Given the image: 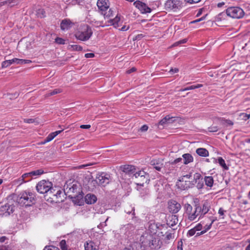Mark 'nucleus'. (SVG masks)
Listing matches in <instances>:
<instances>
[{
    "mask_svg": "<svg viewBox=\"0 0 250 250\" xmlns=\"http://www.w3.org/2000/svg\"><path fill=\"white\" fill-rule=\"evenodd\" d=\"M64 192L68 194L76 205L80 206L83 202V193L81 184L78 181L69 179L64 185Z\"/></svg>",
    "mask_w": 250,
    "mask_h": 250,
    "instance_id": "f257e3e1",
    "label": "nucleus"
},
{
    "mask_svg": "<svg viewBox=\"0 0 250 250\" xmlns=\"http://www.w3.org/2000/svg\"><path fill=\"white\" fill-rule=\"evenodd\" d=\"M16 201L22 206H31L36 203V196L31 192L22 191L17 197Z\"/></svg>",
    "mask_w": 250,
    "mask_h": 250,
    "instance_id": "f03ea898",
    "label": "nucleus"
},
{
    "mask_svg": "<svg viewBox=\"0 0 250 250\" xmlns=\"http://www.w3.org/2000/svg\"><path fill=\"white\" fill-rule=\"evenodd\" d=\"M194 203L193 207L188 203L185 204L184 206L186 216L190 221H194L198 217V220L202 218L200 214V208L197 207L196 201H194Z\"/></svg>",
    "mask_w": 250,
    "mask_h": 250,
    "instance_id": "7ed1b4c3",
    "label": "nucleus"
},
{
    "mask_svg": "<svg viewBox=\"0 0 250 250\" xmlns=\"http://www.w3.org/2000/svg\"><path fill=\"white\" fill-rule=\"evenodd\" d=\"M93 31L91 27L86 24L81 25L75 34L76 38L81 41H88L92 36Z\"/></svg>",
    "mask_w": 250,
    "mask_h": 250,
    "instance_id": "20e7f679",
    "label": "nucleus"
},
{
    "mask_svg": "<svg viewBox=\"0 0 250 250\" xmlns=\"http://www.w3.org/2000/svg\"><path fill=\"white\" fill-rule=\"evenodd\" d=\"M134 177L136 184L140 187H143L145 183H148L150 181L149 174L144 170L136 171Z\"/></svg>",
    "mask_w": 250,
    "mask_h": 250,
    "instance_id": "39448f33",
    "label": "nucleus"
},
{
    "mask_svg": "<svg viewBox=\"0 0 250 250\" xmlns=\"http://www.w3.org/2000/svg\"><path fill=\"white\" fill-rule=\"evenodd\" d=\"M110 176L109 174L102 172L97 174L96 179L90 182V184H93L95 187V184H97L99 186L104 187L108 184L109 181Z\"/></svg>",
    "mask_w": 250,
    "mask_h": 250,
    "instance_id": "423d86ee",
    "label": "nucleus"
},
{
    "mask_svg": "<svg viewBox=\"0 0 250 250\" xmlns=\"http://www.w3.org/2000/svg\"><path fill=\"white\" fill-rule=\"evenodd\" d=\"M166 221V225L153 224L150 225V228H153L154 227L157 229H161L160 227L163 228H167V226H168L169 227H173L178 223V217L175 215H170L167 217Z\"/></svg>",
    "mask_w": 250,
    "mask_h": 250,
    "instance_id": "0eeeda50",
    "label": "nucleus"
},
{
    "mask_svg": "<svg viewBox=\"0 0 250 250\" xmlns=\"http://www.w3.org/2000/svg\"><path fill=\"white\" fill-rule=\"evenodd\" d=\"M14 202H9L0 207V216L1 217H7L15 211V206Z\"/></svg>",
    "mask_w": 250,
    "mask_h": 250,
    "instance_id": "6e6552de",
    "label": "nucleus"
},
{
    "mask_svg": "<svg viewBox=\"0 0 250 250\" xmlns=\"http://www.w3.org/2000/svg\"><path fill=\"white\" fill-rule=\"evenodd\" d=\"M227 15L232 18L240 19L244 16V12L239 7H229L227 9Z\"/></svg>",
    "mask_w": 250,
    "mask_h": 250,
    "instance_id": "1a4fd4ad",
    "label": "nucleus"
},
{
    "mask_svg": "<svg viewBox=\"0 0 250 250\" xmlns=\"http://www.w3.org/2000/svg\"><path fill=\"white\" fill-rule=\"evenodd\" d=\"M183 2L180 0H167L165 3V8L168 10L177 11L182 7Z\"/></svg>",
    "mask_w": 250,
    "mask_h": 250,
    "instance_id": "9d476101",
    "label": "nucleus"
},
{
    "mask_svg": "<svg viewBox=\"0 0 250 250\" xmlns=\"http://www.w3.org/2000/svg\"><path fill=\"white\" fill-rule=\"evenodd\" d=\"M51 186L52 184L51 182L48 181L42 180L37 184L36 189L40 193H47Z\"/></svg>",
    "mask_w": 250,
    "mask_h": 250,
    "instance_id": "9b49d317",
    "label": "nucleus"
},
{
    "mask_svg": "<svg viewBox=\"0 0 250 250\" xmlns=\"http://www.w3.org/2000/svg\"><path fill=\"white\" fill-rule=\"evenodd\" d=\"M123 172L128 175L130 177L134 178V176L136 172V169L135 166L129 165H126L121 167Z\"/></svg>",
    "mask_w": 250,
    "mask_h": 250,
    "instance_id": "f8f14e48",
    "label": "nucleus"
},
{
    "mask_svg": "<svg viewBox=\"0 0 250 250\" xmlns=\"http://www.w3.org/2000/svg\"><path fill=\"white\" fill-rule=\"evenodd\" d=\"M168 208L170 212L175 214L181 209V206L175 200H171L168 202Z\"/></svg>",
    "mask_w": 250,
    "mask_h": 250,
    "instance_id": "ddd939ff",
    "label": "nucleus"
},
{
    "mask_svg": "<svg viewBox=\"0 0 250 250\" xmlns=\"http://www.w3.org/2000/svg\"><path fill=\"white\" fill-rule=\"evenodd\" d=\"M196 200L197 207L200 208V214L202 218L209 211L210 207L208 202H205L202 205H201L199 201L197 199Z\"/></svg>",
    "mask_w": 250,
    "mask_h": 250,
    "instance_id": "4468645a",
    "label": "nucleus"
},
{
    "mask_svg": "<svg viewBox=\"0 0 250 250\" xmlns=\"http://www.w3.org/2000/svg\"><path fill=\"white\" fill-rule=\"evenodd\" d=\"M134 5L142 13H149L151 11V9L146 4L140 1H136L134 2Z\"/></svg>",
    "mask_w": 250,
    "mask_h": 250,
    "instance_id": "2eb2a0df",
    "label": "nucleus"
},
{
    "mask_svg": "<svg viewBox=\"0 0 250 250\" xmlns=\"http://www.w3.org/2000/svg\"><path fill=\"white\" fill-rule=\"evenodd\" d=\"M97 5L101 12V13H103L105 11H107L109 9V3L108 0H98L97 2Z\"/></svg>",
    "mask_w": 250,
    "mask_h": 250,
    "instance_id": "dca6fc26",
    "label": "nucleus"
},
{
    "mask_svg": "<svg viewBox=\"0 0 250 250\" xmlns=\"http://www.w3.org/2000/svg\"><path fill=\"white\" fill-rule=\"evenodd\" d=\"M73 24V23L69 19H64L62 21L60 27L62 30H68L70 29Z\"/></svg>",
    "mask_w": 250,
    "mask_h": 250,
    "instance_id": "f3484780",
    "label": "nucleus"
},
{
    "mask_svg": "<svg viewBox=\"0 0 250 250\" xmlns=\"http://www.w3.org/2000/svg\"><path fill=\"white\" fill-rule=\"evenodd\" d=\"M152 238V235L148 233H146L141 236L140 238V241H141L142 244L148 247V245L150 244V240Z\"/></svg>",
    "mask_w": 250,
    "mask_h": 250,
    "instance_id": "a211bd4d",
    "label": "nucleus"
},
{
    "mask_svg": "<svg viewBox=\"0 0 250 250\" xmlns=\"http://www.w3.org/2000/svg\"><path fill=\"white\" fill-rule=\"evenodd\" d=\"M63 130V129H62L60 130H58L50 133L47 137L45 138L43 141L42 142V144H45V143L52 141L57 135L60 134Z\"/></svg>",
    "mask_w": 250,
    "mask_h": 250,
    "instance_id": "6ab92c4d",
    "label": "nucleus"
},
{
    "mask_svg": "<svg viewBox=\"0 0 250 250\" xmlns=\"http://www.w3.org/2000/svg\"><path fill=\"white\" fill-rule=\"evenodd\" d=\"M85 202L87 204H92L97 201L96 196L93 194H87L84 198Z\"/></svg>",
    "mask_w": 250,
    "mask_h": 250,
    "instance_id": "aec40b11",
    "label": "nucleus"
},
{
    "mask_svg": "<svg viewBox=\"0 0 250 250\" xmlns=\"http://www.w3.org/2000/svg\"><path fill=\"white\" fill-rule=\"evenodd\" d=\"M29 172L24 173L18 179L19 185H21L23 183H25L31 180V175H29Z\"/></svg>",
    "mask_w": 250,
    "mask_h": 250,
    "instance_id": "412c9836",
    "label": "nucleus"
},
{
    "mask_svg": "<svg viewBox=\"0 0 250 250\" xmlns=\"http://www.w3.org/2000/svg\"><path fill=\"white\" fill-rule=\"evenodd\" d=\"M183 158L184 162L185 165H188V164L191 163L193 161V157L189 153H185L182 155Z\"/></svg>",
    "mask_w": 250,
    "mask_h": 250,
    "instance_id": "4be33fe9",
    "label": "nucleus"
},
{
    "mask_svg": "<svg viewBox=\"0 0 250 250\" xmlns=\"http://www.w3.org/2000/svg\"><path fill=\"white\" fill-rule=\"evenodd\" d=\"M196 153L200 156L207 157L209 155L208 150L205 148H198L196 150Z\"/></svg>",
    "mask_w": 250,
    "mask_h": 250,
    "instance_id": "5701e85b",
    "label": "nucleus"
},
{
    "mask_svg": "<svg viewBox=\"0 0 250 250\" xmlns=\"http://www.w3.org/2000/svg\"><path fill=\"white\" fill-rule=\"evenodd\" d=\"M217 120L220 122L222 125H226V126H232L234 124L232 121L229 119H226L224 118H217Z\"/></svg>",
    "mask_w": 250,
    "mask_h": 250,
    "instance_id": "b1692460",
    "label": "nucleus"
},
{
    "mask_svg": "<svg viewBox=\"0 0 250 250\" xmlns=\"http://www.w3.org/2000/svg\"><path fill=\"white\" fill-rule=\"evenodd\" d=\"M202 178L201 174L199 173H195L193 174V179L191 181H189L190 184V187L193 188L197 182Z\"/></svg>",
    "mask_w": 250,
    "mask_h": 250,
    "instance_id": "393cba45",
    "label": "nucleus"
},
{
    "mask_svg": "<svg viewBox=\"0 0 250 250\" xmlns=\"http://www.w3.org/2000/svg\"><path fill=\"white\" fill-rule=\"evenodd\" d=\"M179 181L181 182V183L179 186L181 189L185 190L189 188H192V187H190L189 181H184V180L182 179L180 180Z\"/></svg>",
    "mask_w": 250,
    "mask_h": 250,
    "instance_id": "a878e982",
    "label": "nucleus"
},
{
    "mask_svg": "<svg viewBox=\"0 0 250 250\" xmlns=\"http://www.w3.org/2000/svg\"><path fill=\"white\" fill-rule=\"evenodd\" d=\"M150 244L148 245V247H150L151 249H156L158 247V243H159V239L153 237L152 235V238L150 240Z\"/></svg>",
    "mask_w": 250,
    "mask_h": 250,
    "instance_id": "bb28decb",
    "label": "nucleus"
},
{
    "mask_svg": "<svg viewBox=\"0 0 250 250\" xmlns=\"http://www.w3.org/2000/svg\"><path fill=\"white\" fill-rule=\"evenodd\" d=\"M16 60H20V59L14 58L12 60H6L3 61L1 64L2 68H6L10 66L12 63H17V62H15Z\"/></svg>",
    "mask_w": 250,
    "mask_h": 250,
    "instance_id": "cd10ccee",
    "label": "nucleus"
},
{
    "mask_svg": "<svg viewBox=\"0 0 250 250\" xmlns=\"http://www.w3.org/2000/svg\"><path fill=\"white\" fill-rule=\"evenodd\" d=\"M204 181L207 186L209 188H211L213 186L214 180L212 176H205Z\"/></svg>",
    "mask_w": 250,
    "mask_h": 250,
    "instance_id": "c85d7f7f",
    "label": "nucleus"
},
{
    "mask_svg": "<svg viewBox=\"0 0 250 250\" xmlns=\"http://www.w3.org/2000/svg\"><path fill=\"white\" fill-rule=\"evenodd\" d=\"M84 249L85 250H97L96 245L92 241L87 242L84 244Z\"/></svg>",
    "mask_w": 250,
    "mask_h": 250,
    "instance_id": "c756f323",
    "label": "nucleus"
},
{
    "mask_svg": "<svg viewBox=\"0 0 250 250\" xmlns=\"http://www.w3.org/2000/svg\"><path fill=\"white\" fill-rule=\"evenodd\" d=\"M120 21V18L117 15L114 19L109 20L108 22L111 25H113L114 27L117 28L119 26V22Z\"/></svg>",
    "mask_w": 250,
    "mask_h": 250,
    "instance_id": "7c9ffc66",
    "label": "nucleus"
},
{
    "mask_svg": "<svg viewBox=\"0 0 250 250\" xmlns=\"http://www.w3.org/2000/svg\"><path fill=\"white\" fill-rule=\"evenodd\" d=\"M137 189L140 191V195L142 197L145 198L149 194V190L147 188H142V187L138 188Z\"/></svg>",
    "mask_w": 250,
    "mask_h": 250,
    "instance_id": "2f4dec72",
    "label": "nucleus"
},
{
    "mask_svg": "<svg viewBox=\"0 0 250 250\" xmlns=\"http://www.w3.org/2000/svg\"><path fill=\"white\" fill-rule=\"evenodd\" d=\"M62 194V190L60 189H58L56 191V192L55 193V194H53L54 198L52 197V199L56 198V203L62 202L63 201V200L62 198H61L60 199H59L61 197V195Z\"/></svg>",
    "mask_w": 250,
    "mask_h": 250,
    "instance_id": "473e14b6",
    "label": "nucleus"
},
{
    "mask_svg": "<svg viewBox=\"0 0 250 250\" xmlns=\"http://www.w3.org/2000/svg\"><path fill=\"white\" fill-rule=\"evenodd\" d=\"M43 173V170L42 169H38L34 171L29 172V175H31L32 179L33 177H36L37 176H39Z\"/></svg>",
    "mask_w": 250,
    "mask_h": 250,
    "instance_id": "72a5a7b5",
    "label": "nucleus"
},
{
    "mask_svg": "<svg viewBox=\"0 0 250 250\" xmlns=\"http://www.w3.org/2000/svg\"><path fill=\"white\" fill-rule=\"evenodd\" d=\"M174 229H170L166 232V237L165 239L166 240H169L174 238Z\"/></svg>",
    "mask_w": 250,
    "mask_h": 250,
    "instance_id": "f704fd0d",
    "label": "nucleus"
},
{
    "mask_svg": "<svg viewBox=\"0 0 250 250\" xmlns=\"http://www.w3.org/2000/svg\"><path fill=\"white\" fill-rule=\"evenodd\" d=\"M62 92V90L60 88H57L53 90L49 91L48 92H47L45 95V97H48L54 95L55 94L60 93Z\"/></svg>",
    "mask_w": 250,
    "mask_h": 250,
    "instance_id": "c9c22d12",
    "label": "nucleus"
},
{
    "mask_svg": "<svg viewBox=\"0 0 250 250\" xmlns=\"http://www.w3.org/2000/svg\"><path fill=\"white\" fill-rule=\"evenodd\" d=\"M227 15V10H226V12H223L220 13H219L216 17H215V20L217 21H221L223 20H225Z\"/></svg>",
    "mask_w": 250,
    "mask_h": 250,
    "instance_id": "e433bc0d",
    "label": "nucleus"
},
{
    "mask_svg": "<svg viewBox=\"0 0 250 250\" xmlns=\"http://www.w3.org/2000/svg\"><path fill=\"white\" fill-rule=\"evenodd\" d=\"M202 86H203V84H197L196 85H191V86L187 87L185 88L181 89H180V91H187V90H192V89H194L195 88H198L202 87Z\"/></svg>",
    "mask_w": 250,
    "mask_h": 250,
    "instance_id": "4c0bfd02",
    "label": "nucleus"
},
{
    "mask_svg": "<svg viewBox=\"0 0 250 250\" xmlns=\"http://www.w3.org/2000/svg\"><path fill=\"white\" fill-rule=\"evenodd\" d=\"M218 162L219 165L225 169L228 170L229 167L226 165L225 160L221 157H218Z\"/></svg>",
    "mask_w": 250,
    "mask_h": 250,
    "instance_id": "58836bf2",
    "label": "nucleus"
},
{
    "mask_svg": "<svg viewBox=\"0 0 250 250\" xmlns=\"http://www.w3.org/2000/svg\"><path fill=\"white\" fill-rule=\"evenodd\" d=\"M213 221V220H212L209 225H206L204 228H203V229H204L200 232V233H205L208 230H209L210 229Z\"/></svg>",
    "mask_w": 250,
    "mask_h": 250,
    "instance_id": "ea45409f",
    "label": "nucleus"
},
{
    "mask_svg": "<svg viewBox=\"0 0 250 250\" xmlns=\"http://www.w3.org/2000/svg\"><path fill=\"white\" fill-rule=\"evenodd\" d=\"M37 15L38 17L40 18H43L45 17V12L42 9H38L37 12Z\"/></svg>",
    "mask_w": 250,
    "mask_h": 250,
    "instance_id": "a19ab883",
    "label": "nucleus"
},
{
    "mask_svg": "<svg viewBox=\"0 0 250 250\" xmlns=\"http://www.w3.org/2000/svg\"><path fill=\"white\" fill-rule=\"evenodd\" d=\"M170 118H171L169 116H166L159 122V126L164 125L170 119Z\"/></svg>",
    "mask_w": 250,
    "mask_h": 250,
    "instance_id": "79ce46f5",
    "label": "nucleus"
},
{
    "mask_svg": "<svg viewBox=\"0 0 250 250\" xmlns=\"http://www.w3.org/2000/svg\"><path fill=\"white\" fill-rule=\"evenodd\" d=\"M101 14L104 15V18H109L113 15V11L111 9H109L107 12L105 11Z\"/></svg>",
    "mask_w": 250,
    "mask_h": 250,
    "instance_id": "37998d69",
    "label": "nucleus"
},
{
    "mask_svg": "<svg viewBox=\"0 0 250 250\" xmlns=\"http://www.w3.org/2000/svg\"><path fill=\"white\" fill-rule=\"evenodd\" d=\"M15 62H17V64L29 63L32 62L31 60L24 59L16 60Z\"/></svg>",
    "mask_w": 250,
    "mask_h": 250,
    "instance_id": "c03bdc74",
    "label": "nucleus"
},
{
    "mask_svg": "<svg viewBox=\"0 0 250 250\" xmlns=\"http://www.w3.org/2000/svg\"><path fill=\"white\" fill-rule=\"evenodd\" d=\"M60 246L62 250H67V247L65 240H62L60 242Z\"/></svg>",
    "mask_w": 250,
    "mask_h": 250,
    "instance_id": "a18cd8bd",
    "label": "nucleus"
},
{
    "mask_svg": "<svg viewBox=\"0 0 250 250\" xmlns=\"http://www.w3.org/2000/svg\"><path fill=\"white\" fill-rule=\"evenodd\" d=\"M219 130V127L216 125H211L208 127V131L210 132H216Z\"/></svg>",
    "mask_w": 250,
    "mask_h": 250,
    "instance_id": "49530a36",
    "label": "nucleus"
},
{
    "mask_svg": "<svg viewBox=\"0 0 250 250\" xmlns=\"http://www.w3.org/2000/svg\"><path fill=\"white\" fill-rule=\"evenodd\" d=\"M71 47L74 51H82L83 49L82 46L77 44L72 45Z\"/></svg>",
    "mask_w": 250,
    "mask_h": 250,
    "instance_id": "de8ad7c7",
    "label": "nucleus"
},
{
    "mask_svg": "<svg viewBox=\"0 0 250 250\" xmlns=\"http://www.w3.org/2000/svg\"><path fill=\"white\" fill-rule=\"evenodd\" d=\"M196 184V187L198 189H201L203 188L204 186V183L202 178H201Z\"/></svg>",
    "mask_w": 250,
    "mask_h": 250,
    "instance_id": "09e8293b",
    "label": "nucleus"
},
{
    "mask_svg": "<svg viewBox=\"0 0 250 250\" xmlns=\"http://www.w3.org/2000/svg\"><path fill=\"white\" fill-rule=\"evenodd\" d=\"M43 250H60L58 247L53 246H46Z\"/></svg>",
    "mask_w": 250,
    "mask_h": 250,
    "instance_id": "8fccbe9b",
    "label": "nucleus"
},
{
    "mask_svg": "<svg viewBox=\"0 0 250 250\" xmlns=\"http://www.w3.org/2000/svg\"><path fill=\"white\" fill-rule=\"evenodd\" d=\"M55 42L59 44H64L65 43V40L59 37H57L55 39Z\"/></svg>",
    "mask_w": 250,
    "mask_h": 250,
    "instance_id": "3c124183",
    "label": "nucleus"
},
{
    "mask_svg": "<svg viewBox=\"0 0 250 250\" xmlns=\"http://www.w3.org/2000/svg\"><path fill=\"white\" fill-rule=\"evenodd\" d=\"M0 250H12L11 247L9 245H2L0 246Z\"/></svg>",
    "mask_w": 250,
    "mask_h": 250,
    "instance_id": "603ef678",
    "label": "nucleus"
},
{
    "mask_svg": "<svg viewBox=\"0 0 250 250\" xmlns=\"http://www.w3.org/2000/svg\"><path fill=\"white\" fill-rule=\"evenodd\" d=\"M5 1H7L6 4L10 5L11 6H13L17 4V0H8Z\"/></svg>",
    "mask_w": 250,
    "mask_h": 250,
    "instance_id": "864d4df0",
    "label": "nucleus"
},
{
    "mask_svg": "<svg viewBox=\"0 0 250 250\" xmlns=\"http://www.w3.org/2000/svg\"><path fill=\"white\" fill-rule=\"evenodd\" d=\"M240 116L242 117L243 119L244 120H247L250 118V113L249 114H247L246 113H242Z\"/></svg>",
    "mask_w": 250,
    "mask_h": 250,
    "instance_id": "5fc2aeb1",
    "label": "nucleus"
},
{
    "mask_svg": "<svg viewBox=\"0 0 250 250\" xmlns=\"http://www.w3.org/2000/svg\"><path fill=\"white\" fill-rule=\"evenodd\" d=\"M196 231L195 230V229L193 228L188 231L187 235L188 236H192L195 234Z\"/></svg>",
    "mask_w": 250,
    "mask_h": 250,
    "instance_id": "6e6d98bb",
    "label": "nucleus"
},
{
    "mask_svg": "<svg viewBox=\"0 0 250 250\" xmlns=\"http://www.w3.org/2000/svg\"><path fill=\"white\" fill-rule=\"evenodd\" d=\"M187 42V39H184L183 40H180V41H179L174 43V45L176 46V45H178L180 44L185 43Z\"/></svg>",
    "mask_w": 250,
    "mask_h": 250,
    "instance_id": "4d7b16f0",
    "label": "nucleus"
},
{
    "mask_svg": "<svg viewBox=\"0 0 250 250\" xmlns=\"http://www.w3.org/2000/svg\"><path fill=\"white\" fill-rule=\"evenodd\" d=\"M148 126L146 125H144L140 128L139 131H141V132H146L148 130Z\"/></svg>",
    "mask_w": 250,
    "mask_h": 250,
    "instance_id": "13d9d810",
    "label": "nucleus"
},
{
    "mask_svg": "<svg viewBox=\"0 0 250 250\" xmlns=\"http://www.w3.org/2000/svg\"><path fill=\"white\" fill-rule=\"evenodd\" d=\"M194 229L196 231H199L203 229V226L202 225L201 223H199L198 225H197Z\"/></svg>",
    "mask_w": 250,
    "mask_h": 250,
    "instance_id": "bf43d9fd",
    "label": "nucleus"
},
{
    "mask_svg": "<svg viewBox=\"0 0 250 250\" xmlns=\"http://www.w3.org/2000/svg\"><path fill=\"white\" fill-rule=\"evenodd\" d=\"M56 189L52 187V186L50 187V189L48 190L47 193L48 194H52V196H53V194H55L56 192Z\"/></svg>",
    "mask_w": 250,
    "mask_h": 250,
    "instance_id": "052dcab7",
    "label": "nucleus"
},
{
    "mask_svg": "<svg viewBox=\"0 0 250 250\" xmlns=\"http://www.w3.org/2000/svg\"><path fill=\"white\" fill-rule=\"evenodd\" d=\"M131 210H128L127 209H126L125 211L128 213V214H130V213H131L132 212V215H135V208L134 207H131Z\"/></svg>",
    "mask_w": 250,
    "mask_h": 250,
    "instance_id": "680f3d73",
    "label": "nucleus"
},
{
    "mask_svg": "<svg viewBox=\"0 0 250 250\" xmlns=\"http://www.w3.org/2000/svg\"><path fill=\"white\" fill-rule=\"evenodd\" d=\"M94 56V54L92 53H86L84 55V57L86 58H93Z\"/></svg>",
    "mask_w": 250,
    "mask_h": 250,
    "instance_id": "e2e57ef3",
    "label": "nucleus"
},
{
    "mask_svg": "<svg viewBox=\"0 0 250 250\" xmlns=\"http://www.w3.org/2000/svg\"><path fill=\"white\" fill-rule=\"evenodd\" d=\"M192 177V173H189V174H186L185 175H184L182 178V180H184L185 178H186L187 179H190L191 177Z\"/></svg>",
    "mask_w": 250,
    "mask_h": 250,
    "instance_id": "0e129e2a",
    "label": "nucleus"
},
{
    "mask_svg": "<svg viewBox=\"0 0 250 250\" xmlns=\"http://www.w3.org/2000/svg\"><path fill=\"white\" fill-rule=\"evenodd\" d=\"M135 226H134L133 224H128L127 225H126V229H131L132 230H134L135 229Z\"/></svg>",
    "mask_w": 250,
    "mask_h": 250,
    "instance_id": "69168bd1",
    "label": "nucleus"
},
{
    "mask_svg": "<svg viewBox=\"0 0 250 250\" xmlns=\"http://www.w3.org/2000/svg\"><path fill=\"white\" fill-rule=\"evenodd\" d=\"M182 158H178L174 160L173 162H171V164H177L182 161Z\"/></svg>",
    "mask_w": 250,
    "mask_h": 250,
    "instance_id": "338daca9",
    "label": "nucleus"
},
{
    "mask_svg": "<svg viewBox=\"0 0 250 250\" xmlns=\"http://www.w3.org/2000/svg\"><path fill=\"white\" fill-rule=\"evenodd\" d=\"M24 122L26 123L30 124L34 122V119H24Z\"/></svg>",
    "mask_w": 250,
    "mask_h": 250,
    "instance_id": "774afa93",
    "label": "nucleus"
}]
</instances>
